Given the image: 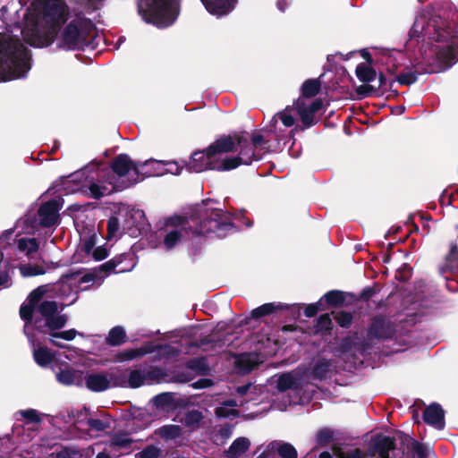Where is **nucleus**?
Returning <instances> with one entry per match:
<instances>
[{"mask_svg":"<svg viewBox=\"0 0 458 458\" xmlns=\"http://www.w3.org/2000/svg\"><path fill=\"white\" fill-rule=\"evenodd\" d=\"M135 267L132 255H120L108 260L101 266V269L108 273H124L132 270Z\"/></svg>","mask_w":458,"mask_h":458,"instance_id":"nucleus-16","label":"nucleus"},{"mask_svg":"<svg viewBox=\"0 0 458 458\" xmlns=\"http://www.w3.org/2000/svg\"><path fill=\"white\" fill-rule=\"evenodd\" d=\"M121 216H113L108 220L107 223V239H116L121 234L122 226Z\"/></svg>","mask_w":458,"mask_h":458,"instance_id":"nucleus-30","label":"nucleus"},{"mask_svg":"<svg viewBox=\"0 0 458 458\" xmlns=\"http://www.w3.org/2000/svg\"><path fill=\"white\" fill-rule=\"evenodd\" d=\"M287 1L286 0H279L277 2V7L280 11L284 12L285 10V7L287 5Z\"/></svg>","mask_w":458,"mask_h":458,"instance_id":"nucleus-60","label":"nucleus"},{"mask_svg":"<svg viewBox=\"0 0 458 458\" xmlns=\"http://www.w3.org/2000/svg\"><path fill=\"white\" fill-rule=\"evenodd\" d=\"M226 138L233 140V148L231 151H239L237 157L225 156L226 171L241 165H250L253 161L261 159L265 153L280 149L279 147L270 144L269 140L260 133L252 134L250 140L246 133H235Z\"/></svg>","mask_w":458,"mask_h":458,"instance_id":"nucleus-6","label":"nucleus"},{"mask_svg":"<svg viewBox=\"0 0 458 458\" xmlns=\"http://www.w3.org/2000/svg\"><path fill=\"white\" fill-rule=\"evenodd\" d=\"M137 167L139 163L132 162L128 155H119L113 161L111 170L105 174V180L89 184L90 195L99 199L133 185L140 180Z\"/></svg>","mask_w":458,"mask_h":458,"instance_id":"nucleus-4","label":"nucleus"},{"mask_svg":"<svg viewBox=\"0 0 458 458\" xmlns=\"http://www.w3.org/2000/svg\"><path fill=\"white\" fill-rule=\"evenodd\" d=\"M250 440L246 437L236 438L228 450L226 451V456L229 458H236L242 455L250 447Z\"/></svg>","mask_w":458,"mask_h":458,"instance_id":"nucleus-27","label":"nucleus"},{"mask_svg":"<svg viewBox=\"0 0 458 458\" xmlns=\"http://www.w3.org/2000/svg\"><path fill=\"white\" fill-rule=\"evenodd\" d=\"M20 272L22 276L28 277L43 275L46 270L41 266L22 265L20 267Z\"/></svg>","mask_w":458,"mask_h":458,"instance_id":"nucleus-37","label":"nucleus"},{"mask_svg":"<svg viewBox=\"0 0 458 458\" xmlns=\"http://www.w3.org/2000/svg\"><path fill=\"white\" fill-rule=\"evenodd\" d=\"M254 388V386H252L251 384H248V385H245V386H239L237 387L236 389V393L237 394L242 398L241 400H239V403H240V405H243L244 403H248L250 400H251L250 397H247V398H243L245 395H249V394L250 393V390Z\"/></svg>","mask_w":458,"mask_h":458,"instance_id":"nucleus-44","label":"nucleus"},{"mask_svg":"<svg viewBox=\"0 0 458 458\" xmlns=\"http://www.w3.org/2000/svg\"><path fill=\"white\" fill-rule=\"evenodd\" d=\"M320 88L318 80H308L302 85V97L301 98L308 99L317 95Z\"/></svg>","mask_w":458,"mask_h":458,"instance_id":"nucleus-31","label":"nucleus"},{"mask_svg":"<svg viewBox=\"0 0 458 458\" xmlns=\"http://www.w3.org/2000/svg\"><path fill=\"white\" fill-rule=\"evenodd\" d=\"M21 414L23 418L29 420L31 422L39 421L38 413L35 410H26L21 411Z\"/></svg>","mask_w":458,"mask_h":458,"instance_id":"nucleus-51","label":"nucleus"},{"mask_svg":"<svg viewBox=\"0 0 458 458\" xmlns=\"http://www.w3.org/2000/svg\"><path fill=\"white\" fill-rule=\"evenodd\" d=\"M58 205L56 201H48L38 209L39 224L45 227L55 225L59 220Z\"/></svg>","mask_w":458,"mask_h":458,"instance_id":"nucleus-18","label":"nucleus"},{"mask_svg":"<svg viewBox=\"0 0 458 458\" xmlns=\"http://www.w3.org/2000/svg\"><path fill=\"white\" fill-rule=\"evenodd\" d=\"M294 105L304 126L310 127L315 124V114L322 108L323 102L320 99L310 100L298 98Z\"/></svg>","mask_w":458,"mask_h":458,"instance_id":"nucleus-14","label":"nucleus"},{"mask_svg":"<svg viewBox=\"0 0 458 458\" xmlns=\"http://www.w3.org/2000/svg\"><path fill=\"white\" fill-rule=\"evenodd\" d=\"M415 44L425 60L436 58L445 67L458 60V36L451 35L449 29L436 30L424 16L416 18L409 32L408 47Z\"/></svg>","mask_w":458,"mask_h":458,"instance_id":"nucleus-2","label":"nucleus"},{"mask_svg":"<svg viewBox=\"0 0 458 458\" xmlns=\"http://www.w3.org/2000/svg\"><path fill=\"white\" fill-rule=\"evenodd\" d=\"M83 372L73 369H61L56 373V379L59 383L66 386L83 384Z\"/></svg>","mask_w":458,"mask_h":458,"instance_id":"nucleus-24","label":"nucleus"},{"mask_svg":"<svg viewBox=\"0 0 458 458\" xmlns=\"http://www.w3.org/2000/svg\"><path fill=\"white\" fill-rule=\"evenodd\" d=\"M30 68L29 49L10 34H0V81L23 78Z\"/></svg>","mask_w":458,"mask_h":458,"instance_id":"nucleus-5","label":"nucleus"},{"mask_svg":"<svg viewBox=\"0 0 458 458\" xmlns=\"http://www.w3.org/2000/svg\"><path fill=\"white\" fill-rule=\"evenodd\" d=\"M93 258L96 260H103L108 256L107 250L105 247H98L93 250Z\"/></svg>","mask_w":458,"mask_h":458,"instance_id":"nucleus-53","label":"nucleus"},{"mask_svg":"<svg viewBox=\"0 0 458 458\" xmlns=\"http://www.w3.org/2000/svg\"><path fill=\"white\" fill-rule=\"evenodd\" d=\"M138 11L146 22L166 28L180 13V0H140Z\"/></svg>","mask_w":458,"mask_h":458,"instance_id":"nucleus-9","label":"nucleus"},{"mask_svg":"<svg viewBox=\"0 0 458 458\" xmlns=\"http://www.w3.org/2000/svg\"><path fill=\"white\" fill-rule=\"evenodd\" d=\"M19 27L30 46L47 47L60 33L62 44L68 49L85 45L94 30L89 19L82 13H70L63 0H33Z\"/></svg>","mask_w":458,"mask_h":458,"instance_id":"nucleus-1","label":"nucleus"},{"mask_svg":"<svg viewBox=\"0 0 458 458\" xmlns=\"http://www.w3.org/2000/svg\"><path fill=\"white\" fill-rule=\"evenodd\" d=\"M177 220V224L174 223V219L169 220L165 227L160 231L163 241L159 246L165 250L174 249L190 235L194 237L214 233L217 237H223L232 227L231 216L219 208L208 209L205 219L195 231L189 230L183 220Z\"/></svg>","mask_w":458,"mask_h":458,"instance_id":"nucleus-3","label":"nucleus"},{"mask_svg":"<svg viewBox=\"0 0 458 458\" xmlns=\"http://www.w3.org/2000/svg\"><path fill=\"white\" fill-rule=\"evenodd\" d=\"M238 405V402L235 400L225 401L216 409V414L219 418H235L239 416V411L236 409Z\"/></svg>","mask_w":458,"mask_h":458,"instance_id":"nucleus-25","label":"nucleus"},{"mask_svg":"<svg viewBox=\"0 0 458 458\" xmlns=\"http://www.w3.org/2000/svg\"><path fill=\"white\" fill-rule=\"evenodd\" d=\"M97 234L93 233L89 238L85 239L81 244V250L86 254H89L97 242Z\"/></svg>","mask_w":458,"mask_h":458,"instance_id":"nucleus-45","label":"nucleus"},{"mask_svg":"<svg viewBox=\"0 0 458 458\" xmlns=\"http://www.w3.org/2000/svg\"><path fill=\"white\" fill-rule=\"evenodd\" d=\"M298 114L295 105L292 107H286L282 112L277 113L271 120V127L274 128L276 140L277 147L280 148V143L283 140L280 136V132L277 131L276 123L278 120L281 121L282 124L285 127H292L294 125L296 121V115Z\"/></svg>","mask_w":458,"mask_h":458,"instance_id":"nucleus-17","label":"nucleus"},{"mask_svg":"<svg viewBox=\"0 0 458 458\" xmlns=\"http://www.w3.org/2000/svg\"><path fill=\"white\" fill-rule=\"evenodd\" d=\"M125 340V331L121 327H115L110 330L107 337V343L112 345H119Z\"/></svg>","mask_w":458,"mask_h":458,"instance_id":"nucleus-32","label":"nucleus"},{"mask_svg":"<svg viewBox=\"0 0 458 458\" xmlns=\"http://www.w3.org/2000/svg\"><path fill=\"white\" fill-rule=\"evenodd\" d=\"M92 392H103L117 387V372H90L83 377V382Z\"/></svg>","mask_w":458,"mask_h":458,"instance_id":"nucleus-13","label":"nucleus"},{"mask_svg":"<svg viewBox=\"0 0 458 458\" xmlns=\"http://www.w3.org/2000/svg\"><path fill=\"white\" fill-rule=\"evenodd\" d=\"M153 402L156 406L164 408L171 402V396L166 393L160 394L153 398Z\"/></svg>","mask_w":458,"mask_h":458,"instance_id":"nucleus-48","label":"nucleus"},{"mask_svg":"<svg viewBox=\"0 0 458 458\" xmlns=\"http://www.w3.org/2000/svg\"><path fill=\"white\" fill-rule=\"evenodd\" d=\"M152 351H153V349L149 345H146L144 347H141V348L136 349V350L124 351L123 352L121 353V359L123 360H131L137 357H140L144 354L149 353Z\"/></svg>","mask_w":458,"mask_h":458,"instance_id":"nucleus-33","label":"nucleus"},{"mask_svg":"<svg viewBox=\"0 0 458 458\" xmlns=\"http://www.w3.org/2000/svg\"><path fill=\"white\" fill-rule=\"evenodd\" d=\"M182 428L178 425H165L156 430V434L165 440H172L178 437Z\"/></svg>","mask_w":458,"mask_h":458,"instance_id":"nucleus-29","label":"nucleus"},{"mask_svg":"<svg viewBox=\"0 0 458 458\" xmlns=\"http://www.w3.org/2000/svg\"><path fill=\"white\" fill-rule=\"evenodd\" d=\"M147 381L145 373L141 370H131L128 377L117 372V386L137 388L143 386Z\"/></svg>","mask_w":458,"mask_h":458,"instance_id":"nucleus-22","label":"nucleus"},{"mask_svg":"<svg viewBox=\"0 0 458 458\" xmlns=\"http://www.w3.org/2000/svg\"><path fill=\"white\" fill-rule=\"evenodd\" d=\"M160 449L154 445L146 447L137 454L138 458H157L160 455Z\"/></svg>","mask_w":458,"mask_h":458,"instance_id":"nucleus-43","label":"nucleus"},{"mask_svg":"<svg viewBox=\"0 0 458 458\" xmlns=\"http://www.w3.org/2000/svg\"><path fill=\"white\" fill-rule=\"evenodd\" d=\"M321 300H325L327 303L336 305L343 302V295L341 292L331 291L327 293Z\"/></svg>","mask_w":458,"mask_h":458,"instance_id":"nucleus-40","label":"nucleus"},{"mask_svg":"<svg viewBox=\"0 0 458 458\" xmlns=\"http://www.w3.org/2000/svg\"><path fill=\"white\" fill-rule=\"evenodd\" d=\"M122 230L131 237H137L145 224V215L142 210L124 207L120 209Z\"/></svg>","mask_w":458,"mask_h":458,"instance_id":"nucleus-12","label":"nucleus"},{"mask_svg":"<svg viewBox=\"0 0 458 458\" xmlns=\"http://www.w3.org/2000/svg\"><path fill=\"white\" fill-rule=\"evenodd\" d=\"M92 8H98L104 0H85Z\"/></svg>","mask_w":458,"mask_h":458,"instance_id":"nucleus-59","label":"nucleus"},{"mask_svg":"<svg viewBox=\"0 0 458 458\" xmlns=\"http://www.w3.org/2000/svg\"><path fill=\"white\" fill-rule=\"evenodd\" d=\"M202 413L199 411H191L186 413L184 417V424L185 426L194 429L199 426V423L202 420Z\"/></svg>","mask_w":458,"mask_h":458,"instance_id":"nucleus-35","label":"nucleus"},{"mask_svg":"<svg viewBox=\"0 0 458 458\" xmlns=\"http://www.w3.org/2000/svg\"><path fill=\"white\" fill-rule=\"evenodd\" d=\"M249 361H250V356L249 355H242L237 360V362L239 364L243 363V362H249Z\"/></svg>","mask_w":458,"mask_h":458,"instance_id":"nucleus-61","label":"nucleus"},{"mask_svg":"<svg viewBox=\"0 0 458 458\" xmlns=\"http://www.w3.org/2000/svg\"><path fill=\"white\" fill-rule=\"evenodd\" d=\"M31 328L32 326H30L29 323L25 324L24 332L31 344L34 360L37 362V364H38L41 367L47 366L55 359V354L47 347H40L37 345L33 338V335L30 333Z\"/></svg>","mask_w":458,"mask_h":458,"instance_id":"nucleus-15","label":"nucleus"},{"mask_svg":"<svg viewBox=\"0 0 458 458\" xmlns=\"http://www.w3.org/2000/svg\"><path fill=\"white\" fill-rule=\"evenodd\" d=\"M274 305L272 303L264 304L252 310L253 318H259L271 313L274 310Z\"/></svg>","mask_w":458,"mask_h":458,"instance_id":"nucleus-46","label":"nucleus"},{"mask_svg":"<svg viewBox=\"0 0 458 458\" xmlns=\"http://www.w3.org/2000/svg\"><path fill=\"white\" fill-rule=\"evenodd\" d=\"M133 440L126 434L122 435H116L112 441V444L114 445H116L118 447H129Z\"/></svg>","mask_w":458,"mask_h":458,"instance_id":"nucleus-42","label":"nucleus"},{"mask_svg":"<svg viewBox=\"0 0 458 458\" xmlns=\"http://www.w3.org/2000/svg\"><path fill=\"white\" fill-rule=\"evenodd\" d=\"M331 327V318L329 315L325 314L319 317L318 327L321 330H328Z\"/></svg>","mask_w":458,"mask_h":458,"instance_id":"nucleus-50","label":"nucleus"},{"mask_svg":"<svg viewBox=\"0 0 458 458\" xmlns=\"http://www.w3.org/2000/svg\"><path fill=\"white\" fill-rule=\"evenodd\" d=\"M233 148L231 138H220L208 149L193 153L187 165L188 170L200 173L205 170L226 171L225 154Z\"/></svg>","mask_w":458,"mask_h":458,"instance_id":"nucleus-8","label":"nucleus"},{"mask_svg":"<svg viewBox=\"0 0 458 458\" xmlns=\"http://www.w3.org/2000/svg\"><path fill=\"white\" fill-rule=\"evenodd\" d=\"M182 169L183 165L177 162L149 159L144 163H139V167L135 171L139 172V176L150 177L162 176L167 174L177 175L181 174Z\"/></svg>","mask_w":458,"mask_h":458,"instance_id":"nucleus-11","label":"nucleus"},{"mask_svg":"<svg viewBox=\"0 0 458 458\" xmlns=\"http://www.w3.org/2000/svg\"><path fill=\"white\" fill-rule=\"evenodd\" d=\"M17 247L29 259L34 258L38 250V244L34 238H20L17 241Z\"/></svg>","mask_w":458,"mask_h":458,"instance_id":"nucleus-26","label":"nucleus"},{"mask_svg":"<svg viewBox=\"0 0 458 458\" xmlns=\"http://www.w3.org/2000/svg\"><path fill=\"white\" fill-rule=\"evenodd\" d=\"M278 454L283 458H296L297 457V452H296L295 448L292 445H289V444L281 445L278 447Z\"/></svg>","mask_w":458,"mask_h":458,"instance_id":"nucleus-41","label":"nucleus"},{"mask_svg":"<svg viewBox=\"0 0 458 458\" xmlns=\"http://www.w3.org/2000/svg\"><path fill=\"white\" fill-rule=\"evenodd\" d=\"M195 388H206L211 386V380L209 379H200L196 381L194 384Z\"/></svg>","mask_w":458,"mask_h":458,"instance_id":"nucleus-55","label":"nucleus"},{"mask_svg":"<svg viewBox=\"0 0 458 458\" xmlns=\"http://www.w3.org/2000/svg\"><path fill=\"white\" fill-rule=\"evenodd\" d=\"M292 401L287 397L283 403H276L274 401L273 406L280 411L286 409L287 405L291 404Z\"/></svg>","mask_w":458,"mask_h":458,"instance_id":"nucleus-56","label":"nucleus"},{"mask_svg":"<svg viewBox=\"0 0 458 458\" xmlns=\"http://www.w3.org/2000/svg\"><path fill=\"white\" fill-rule=\"evenodd\" d=\"M50 285H41L34 290L28 298V303L23 304L20 310V316L26 323L30 326L32 314L37 312L41 315L45 321V326L50 330L59 329L64 327L67 318L64 315H58L59 306L54 301H42L38 307L36 306L39 299L48 291Z\"/></svg>","mask_w":458,"mask_h":458,"instance_id":"nucleus-7","label":"nucleus"},{"mask_svg":"<svg viewBox=\"0 0 458 458\" xmlns=\"http://www.w3.org/2000/svg\"><path fill=\"white\" fill-rule=\"evenodd\" d=\"M207 11L216 16L229 13L235 5L236 0H200Z\"/></svg>","mask_w":458,"mask_h":458,"instance_id":"nucleus-21","label":"nucleus"},{"mask_svg":"<svg viewBox=\"0 0 458 458\" xmlns=\"http://www.w3.org/2000/svg\"><path fill=\"white\" fill-rule=\"evenodd\" d=\"M330 368L329 361L322 359L318 360L314 367L313 374L315 377L322 378L326 376Z\"/></svg>","mask_w":458,"mask_h":458,"instance_id":"nucleus-38","label":"nucleus"},{"mask_svg":"<svg viewBox=\"0 0 458 458\" xmlns=\"http://www.w3.org/2000/svg\"><path fill=\"white\" fill-rule=\"evenodd\" d=\"M10 267V262L4 259V254L0 250V285L7 284L9 280L8 269Z\"/></svg>","mask_w":458,"mask_h":458,"instance_id":"nucleus-36","label":"nucleus"},{"mask_svg":"<svg viewBox=\"0 0 458 458\" xmlns=\"http://www.w3.org/2000/svg\"><path fill=\"white\" fill-rule=\"evenodd\" d=\"M356 76L362 82H371L376 78V72L370 67L369 64H360L356 67Z\"/></svg>","mask_w":458,"mask_h":458,"instance_id":"nucleus-28","label":"nucleus"},{"mask_svg":"<svg viewBox=\"0 0 458 458\" xmlns=\"http://www.w3.org/2000/svg\"><path fill=\"white\" fill-rule=\"evenodd\" d=\"M89 424L92 428H98V429H101L102 428V423L98 420H90L89 421Z\"/></svg>","mask_w":458,"mask_h":458,"instance_id":"nucleus-58","label":"nucleus"},{"mask_svg":"<svg viewBox=\"0 0 458 458\" xmlns=\"http://www.w3.org/2000/svg\"><path fill=\"white\" fill-rule=\"evenodd\" d=\"M341 458H363L362 452L359 449L349 450L341 454Z\"/></svg>","mask_w":458,"mask_h":458,"instance_id":"nucleus-54","label":"nucleus"},{"mask_svg":"<svg viewBox=\"0 0 458 458\" xmlns=\"http://www.w3.org/2000/svg\"><path fill=\"white\" fill-rule=\"evenodd\" d=\"M392 335L390 323L383 318H374L369 331V336L371 338H388Z\"/></svg>","mask_w":458,"mask_h":458,"instance_id":"nucleus-23","label":"nucleus"},{"mask_svg":"<svg viewBox=\"0 0 458 458\" xmlns=\"http://www.w3.org/2000/svg\"><path fill=\"white\" fill-rule=\"evenodd\" d=\"M411 442L412 452L417 454L419 458H424L426 456L427 449L417 441L411 440Z\"/></svg>","mask_w":458,"mask_h":458,"instance_id":"nucleus-49","label":"nucleus"},{"mask_svg":"<svg viewBox=\"0 0 458 458\" xmlns=\"http://www.w3.org/2000/svg\"><path fill=\"white\" fill-rule=\"evenodd\" d=\"M252 368H253V364L250 363V364H248L246 367H244L242 370L243 372H247V371H250Z\"/></svg>","mask_w":458,"mask_h":458,"instance_id":"nucleus-63","label":"nucleus"},{"mask_svg":"<svg viewBox=\"0 0 458 458\" xmlns=\"http://www.w3.org/2000/svg\"><path fill=\"white\" fill-rule=\"evenodd\" d=\"M334 318L341 327H348L352 319L351 313L346 311L333 312Z\"/></svg>","mask_w":458,"mask_h":458,"instance_id":"nucleus-39","label":"nucleus"},{"mask_svg":"<svg viewBox=\"0 0 458 458\" xmlns=\"http://www.w3.org/2000/svg\"><path fill=\"white\" fill-rule=\"evenodd\" d=\"M426 423L437 429H443L445 427V414L439 404L433 403L427 407L423 413Z\"/></svg>","mask_w":458,"mask_h":458,"instance_id":"nucleus-20","label":"nucleus"},{"mask_svg":"<svg viewBox=\"0 0 458 458\" xmlns=\"http://www.w3.org/2000/svg\"><path fill=\"white\" fill-rule=\"evenodd\" d=\"M331 436L329 432L327 431H320L318 435V442H327L330 439Z\"/></svg>","mask_w":458,"mask_h":458,"instance_id":"nucleus-57","label":"nucleus"},{"mask_svg":"<svg viewBox=\"0 0 458 458\" xmlns=\"http://www.w3.org/2000/svg\"><path fill=\"white\" fill-rule=\"evenodd\" d=\"M271 384H276L278 394L284 398V392L288 389L297 388L301 384V378L297 372H289L275 376L271 379Z\"/></svg>","mask_w":458,"mask_h":458,"instance_id":"nucleus-19","label":"nucleus"},{"mask_svg":"<svg viewBox=\"0 0 458 458\" xmlns=\"http://www.w3.org/2000/svg\"><path fill=\"white\" fill-rule=\"evenodd\" d=\"M319 458H333V456L328 452H323L320 454Z\"/></svg>","mask_w":458,"mask_h":458,"instance_id":"nucleus-62","label":"nucleus"},{"mask_svg":"<svg viewBox=\"0 0 458 458\" xmlns=\"http://www.w3.org/2000/svg\"><path fill=\"white\" fill-rule=\"evenodd\" d=\"M91 281L92 277L90 276H82L79 272L71 273L62 277L53 286V291L56 292L59 297L69 299L68 304H72L76 300L78 291L81 289V284Z\"/></svg>","mask_w":458,"mask_h":458,"instance_id":"nucleus-10","label":"nucleus"},{"mask_svg":"<svg viewBox=\"0 0 458 458\" xmlns=\"http://www.w3.org/2000/svg\"><path fill=\"white\" fill-rule=\"evenodd\" d=\"M97 458H110L109 455L107 454H105V453H99L98 455H97Z\"/></svg>","mask_w":458,"mask_h":458,"instance_id":"nucleus-64","label":"nucleus"},{"mask_svg":"<svg viewBox=\"0 0 458 458\" xmlns=\"http://www.w3.org/2000/svg\"><path fill=\"white\" fill-rule=\"evenodd\" d=\"M320 305H322V300L316 304H310L304 310L305 316L309 318L315 316L318 312Z\"/></svg>","mask_w":458,"mask_h":458,"instance_id":"nucleus-52","label":"nucleus"},{"mask_svg":"<svg viewBox=\"0 0 458 458\" xmlns=\"http://www.w3.org/2000/svg\"><path fill=\"white\" fill-rule=\"evenodd\" d=\"M397 81L400 84L410 85L417 81V75L411 72L401 73L397 77Z\"/></svg>","mask_w":458,"mask_h":458,"instance_id":"nucleus-47","label":"nucleus"},{"mask_svg":"<svg viewBox=\"0 0 458 458\" xmlns=\"http://www.w3.org/2000/svg\"><path fill=\"white\" fill-rule=\"evenodd\" d=\"M51 343L58 347L64 348V345H62L59 344L55 339L61 338L66 341H72L75 338L77 335V331L75 329H70L59 333H52L51 335Z\"/></svg>","mask_w":458,"mask_h":458,"instance_id":"nucleus-34","label":"nucleus"}]
</instances>
